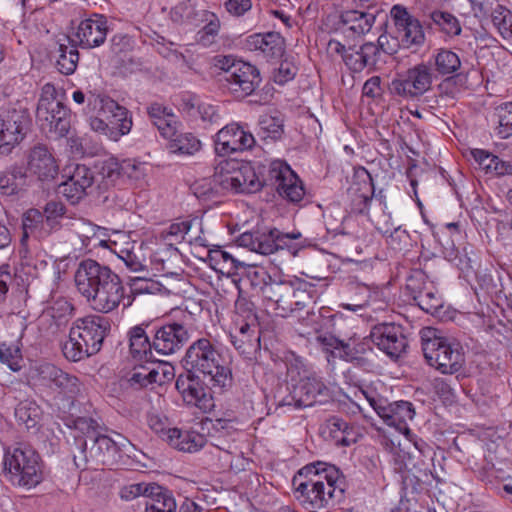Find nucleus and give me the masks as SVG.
<instances>
[{
  "label": "nucleus",
  "mask_w": 512,
  "mask_h": 512,
  "mask_svg": "<svg viewBox=\"0 0 512 512\" xmlns=\"http://www.w3.org/2000/svg\"><path fill=\"white\" fill-rule=\"evenodd\" d=\"M305 242L306 239L302 240V234L299 231L282 233L277 229L270 230L268 233L245 232L239 237L241 246L262 255L287 249L291 255L296 256L305 246Z\"/></svg>",
  "instance_id": "obj_11"
},
{
  "label": "nucleus",
  "mask_w": 512,
  "mask_h": 512,
  "mask_svg": "<svg viewBox=\"0 0 512 512\" xmlns=\"http://www.w3.org/2000/svg\"><path fill=\"white\" fill-rule=\"evenodd\" d=\"M165 440L173 448L188 453H195L201 450L207 443L203 434L178 428H168L165 432Z\"/></svg>",
  "instance_id": "obj_31"
},
{
  "label": "nucleus",
  "mask_w": 512,
  "mask_h": 512,
  "mask_svg": "<svg viewBox=\"0 0 512 512\" xmlns=\"http://www.w3.org/2000/svg\"><path fill=\"white\" fill-rule=\"evenodd\" d=\"M57 59L58 70L64 75L75 72L79 61V52L75 46L60 45Z\"/></svg>",
  "instance_id": "obj_52"
},
{
  "label": "nucleus",
  "mask_w": 512,
  "mask_h": 512,
  "mask_svg": "<svg viewBox=\"0 0 512 512\" xmlns=\"http://www.w3.org/2000/svg\"><path fill=\"white\" fill-rule=\"evenodd\" d=\"M148 115L153 125L165 138H172L176 135L177 121L173 113L160 104H151L148 108Z\"/></svg>",
  "instance_id": "obj_37"
},
{
  "label": "nucleus",
  "mask_w": 512,
  "mask_h": 512,
  "mask_svg": "<svg viewBox=\"0 0 512 512\" xmlns=\"http://www.w3.org/2000/svg\"><path fill=\"white\" fill-rule=\"evenodd\" d=\"M203 17L208 23L198 31L196 38L197 43L203 47H211L216 43L220 30V21L218 17L210 11H204Z\"/></svg>",
  "instance_id": "obj_46"
},
{
  "label": "nucleus",
  "mask_w": 512,
  "mask_h": 512,
  "mask_svg": "<svg viewBox=\"0 0 512 512\" xmlns=\"http://www.w3.org/2000/svg\"><path fill=\"white\" fill-rule=\"evenodd\" d=\"M25 175L19 167H12L0 174V191L10 196L16 194L24 183Z\"/></svg>",
  "instance_id": "obj_48"
},
{
  "label": "nucleus",
  "mask_w": 512,
  "mask_h": 512,
  "mask_svg": "<svg viewBox=\"0 0 512 512\" xmlns=\"http://www.w3.org/2000/svg\"><path fill=\"white\" fill-rule=\"evenodd\" d=\"M152 366L155 373L153 380L157 385H163L174 379L175 371L171 364L166 362H154L152 360Z\"/></svg>",
  "instance_id": "obj_60"
},
{
  "label": "nucleus",
  "mask_w": 512,
  "mask_h": 512,
  "mask_svg": "<svg viewBox=\"0 0 512 512\" xmlns=\"http://www.w3.org/2000/svg\"><path fill=\"white\" fill-rule=\"evenodd\" d=\"M178 108L192 120L199 119L205 124L218 123L221 118L216 106L189 93L180 96Z\"/></svg>",
  "instance_id": "obj_25"
},
{
  "label": "nucleus",
  "mask_w": 512,
  "mask_h": 512,
  "mask_svg": "<svg viewBox=\"0 0 512 512\" xmlns=\"http://www.w3.org/2000/svg\"><path fill=\"white\" fill-rule=\"evenodd\" d=\"M184 362L189 373L203 374L214 388L223 390L232 385L231 370L222 364L220 353L207 338H200L188 347Z\"/></svg>",
  "instance_id": "obj_5"
},
{
  "label": "nucleus",
  "mask_w": 512,
  "mask_h": 512,
  "mask_svg": "<svg viewBox=\"0 0 512 512\" xmlns=\"http://www.w3.org/2000/svg\"><path fill=\"white\" fill-rule=\"evenodd\" d=\"M431 67L435 76L444 77L439 85L441 90L450 85L454 79L458 78V71L461 69L462 62L459 55L448 48L436 49L431 57Z\"/></svg>",
  "instance_id": "obj_26"
},
{
  "label": "nucleus",
  "mask_w": 512,
  "mask_h": 512,
  "mask_svg": "<svg viewBox=\"0 0 512 512\" xmlns=\"http://www.w3.org/2000/svg\"><path fill=\"white\" fill-rule=\"evenodd\" d=\"M321 432L326 439L333 441L336 445L349 446L355 441L354 427L338 417L326 420L321 427Z\"/></svg>",
  "instance_id": "obj_35"
},
{
  "label": "nucleus",
  "mask_w": 512,
  "mask_h": 512,
  "mask_svg": "<svg viewBox=\"0 0 512 512\" xmlns=\"http://www.w3.org/2000/svg\"><path fill=\"white\" fill-rule=\"evenodd\" d=\"M428 284H432V282L428 281L424 271L418 269L413 270L406 279V289L413 299L420 294L424 288H427Z\"/></svg>",
  "instance_id": "obj_57"
},
{
  "label": "nucleus",
  "mask_w": 512,
  "mask_h": 512,
  "mask_svg": "<svg viewBox=\"0 0 512 512\" xmlns=\"http://www.w3.org/2000/svg\"><path fill=\"white\" fill-rule=\"evenodd\" d=\"M287 375L290 381V391L281 405L295 408L313 406L318 397L328 396V388L315 373H308L303 361L292 355L286 361Z\"/></svg>",
  "instance_id": "obj_6"
},
{
  "label": "nucleus",
  "mask_w": 512,
  "mask_h": 512,
  "mask_svg": "<svg viewBox=\"0 0 512 512\" xmlns=\"http://www.w3.org/2000/svg\"><path fill=\"white\" fill-rule=\"evenodd\" d=\"M431 19L448 36H458L462 31L459 20L449 12L434 11L431 14Z\"/></svg>",
  "instance_id": "obj_53"
},
{
  "label": "nucleus",
  "mask_w": 512,
  "mask_h": 512,
  "mask_svg": "<svg viewBox=\"0 0 512 512\" xmlns=\"http://www.w3.org/2000/svg\"><path fill=\"white\" fill-rule=\"evenodd\" d=\"M491 117L496 124V133L501 139L512 135V102H504L496 106Z\"/></svg>",
  "instance_id": "obj_41"
},
{
  "label": "nucleus",
  "mask_w": 512,
  "mask_h": 512,
  "mask_svg": "<svg viewBox=\"0 0 512 512\" xmlns=\"http://www.w3.org/2000/svg\"><path fill=\"white\" fill-rule=\"evenodd\" d=\"M296 498L311 512H328L344 498V475L334 465L316 462L304 466L293 478Z\"/></svg>",
  "instance_id": "obj_2"
},
{
  "label": "nucleus",
  "mask_w": 512,
  "mask_h": 512,
  "mask_svg": "<svg viewBox=\"0 0 512 512\" xmlns=\"http://www.w3.org/2000/svg\"><path fill=\"white\" fill-rule=\"evenodd\" d=\"M221 178L217 180L216 178L214 180H211L209 178H203L201 180L196 181L191 189L194 193V195L199 199H210L213 197L217 190L213 187L212 182L219 181Z\"/></svg>",
  "instance_id": "obj_62"
},
{
  "label": "nucleus",
  "mask_w": 512,
  "mask_h": 512,
  "mask_svg": "<svg viewBox=\"0 0 512 512\" xmlns=\"http://www.w3.org/2000/svg\"><path fill=\"white\" fill-rule=\"evenodd\" d=\"M210 266L221 274L232 275L242 264L229 252L221 248L211 249L208 253Z\"/></svg>",
  "instance_id": "obj_40"
},
{
  "label": "nucleus",
  "mask_w": 512,
  "mask_h": 512,
  "mask_svg": "<svg viewBox=\"0 0 512 512\" xmlns=\"http://www.w3.org/2000/svg\"><path fill=\"white\" fill-rule=\"evenodd\" d=\"M413 300L423 311L430 314L436 313L443 305L442 298L433 283L428 284L427 288H424Z\"/></svg>",
  "instance_id": "obj_49"
},
{
  "label": "nucleus",
  "mask_w": 512,
  "mask_h": 512,
  "mask_svg": "<svg viewBox=\"0 0 512 512\" xmlns=\"http://www.w3.org/2000/svg\"><path fill=\"white\" fill-rule=\"evenodd\" d=\"M114 252L124 262L126 267L132 272H141L146 269L143 259H141L133 250L128 248L115 249Z\"/></svg>",
  "instance_id": "obj_59"
},
{
  "label": "nucleus",
  "mask_w": 512,
  "mask_h": 512,
  "mask_svg": "<svg viewBox=\"0 0 512 512\" xmlns=\"http://www.w3.org/2000/svg\"><path fill=\"white\" fill-rule=\"evenodd\" d=\"M78 292L98 312L109 313L120 304L129 307L133 299L126 295L120 277L108 266L95 260L86 259L79 263L74 275Z\"/></svg>",
  "instance_id": "obj_3"
},
{
  "label": "nucleus",
  "mask_w": 512,
  "mask_h": 512,
  "mask_svg": "<svg viewBox=\"0 0 512 512\" xmlns=\"http://www.w3.org/2000/svg\"><path fill=\"white\" fill-rule=\"evenodd\" d=\"M422 350L427 363L442 374H455L465 363L461 344L447 337H422Z\"/></svg>",
  "instance_id": "obj_9"
},
{
  "label": "nucleus",
  "mask_w": 512,
  "mask_h": 512,
  "mask_svg": "<svg viewBox=\"0 0 512 512\" xmlns=\"http://www.w3.org/2000/svg\"><path fill=\"white\" fill-rule=\"evenodd\" d=\"M28 117L20 111H10L0 117V154L7 155L26 133Z\"/></svg>",
  "instance_id": "obj_19"
},
{
  "label": "nucleus",
  "mask_w": 512,
  "mask_h": 512,
  "mask_svg": "<svg viewBox=\"0 0 512 512\" xmlns=\"http://www.w3.org/2000/svg\"><path fill=\"white\" fill-rule=\"evenodd\" d=\"M150 497L146 502L145 512H183L185 508L178 509L174 493L162 486L154 485L150 490Z\"/></svg>",
  "instance_id": "obj_36"
},
{
  "label": "nucleus",
  "mask_w": 512,
  "mask_h": 512,
  "mask_svg": "<svg viewBox=\"0 0 512 512\" xmlns=\"http://www.w3.org/2000/svg\"><path fill=\"white\" fill-rule=\"evenodd\" d=\"M129 167V162H119L113 157L101 161L97 166L98 175L101 177V181L96 182L97 188L99 190H106L113 186L122 176L121 170H127Z\"/></svg>",
  "instance_id": "obj_38"
},
{
  "label": "nucleus",
  "mask_w": 512,
  "mask_h": 512,
  "mask_svg": "<svg viewBox=\"0 0 512 512\" xmlns=\"http://www.w3.org/2000/svg\"><path fill=\"white\" fill-rule=\"evenodd\" d=\"M297 73L296 66L288 61L280 63L279 67L273 73V80L279 85H284L294 79Z\"/></svg>",
  "instance_id": "obj_61"
},
{
  "label": "nucleus",
  "mask_w": 512,
  "mask_h": 512,
  "mask_svg": "<svg viewBox=\"0 0 512 512\" xmlns=\"http://www.w3.org/2000/svg\"><path fill=\"white\" fill-rule=\"evenodd\" d=\"M371 341L391 358H398L407 348L403 328L394 323L378 324L371 330Z\"/></svg>",
  "instance_id": "obj_17"
},
{
  "label": "nucleus",
  "mask_w": 512,
  "mask_h": 512,
  "mask_svg": "<svg viewBox=\"0 0 512 512\" xmlns=\"http://www.w3.org/2000/svg\"><path fill=\"white\" fill-rule=\"evenodd\" d=\"M231 70L225 81L229 89L241 97L251 95L261 82L258 69L250 63L240 60Z\"/></svg>",
  "instance_id": "obj_23"
},
{
  "label": "nucleus",
  "mask_w": 512,
  "mask_h": 512,
  "mask_svg": "<svg viewBox=\"0 0 512 512\" xmlns=\"http://www.w3.org/2000/svg\"><path fill=\"white\" fill-rule=\"evenodd\" d=\"M154 377L152 360H149V362H135L127 381L133 389L152 388L156 384L153 380Z\"/></svg>",
  "instance_id": "obj_39"
},
{
  "label": "nucleus",
  "mask_w": 512,
  "mask_h": 512,
  "mask_svg": "<svg viewBox=\"0 0 512 512\" xmlns=\"http://www.w3.org/2000/svg\"><path fill=\"white\" fill-rule=\"evenodd\" d=\"M306 281H281L266 284L262 293L268 309L275 315L288 317L295 311L304 309L310 298Z\"/></svg>",
  "instance_id": "obj_8"
},
{
  "label": "nucleus",
  "mask_w": 512,
  "mask_h": 512,
  "mask_svg": "<svg viewBox=\"0 0 512 512\" xmlns=\"http://www.w3.org/2000/svg\"><path fill=\"white\" fill-rule=\"evenodd\" d=\"M188 329L177 322L160 326L154 332L153 348L162 355H170L179 351L189 340Z\"/></svg>",
  "instance_id": "obj_20"
},
{
  "label": "nucleus",
  "mask_w": 512,
  "mask_h": 512,
  "mask_svg": "<svg viewBox=\"0 0 512 512\" xmlns=\"http://www.w3.org/2000/svg\"><path fill=\"white\" fill-rule=\"evenodd\" d=\"M491 17L492 23L500 35L505 39L512 38V13L503 6L497 5Z\"/></svg>",
  "instance_id": "obj_55"
},
{
  "label": "nucleus",
  "mask_w": 512,
  "mask_h": 512,
  "mask_svg": "<svg viewBox=\"0 0 512 512\" xmlns=\"http://www.w3.org/2000/svg\"><path fill=\"white\" fill-rule=\"evenodd\" d=\"M62 178L64 180L58 185L57 192L71 204H77L89 195L97 182L94 172L80 164L67 167Z\"/></svg>",
  "instance_id": "obj_13"
},
{
  "label": "nucleus",
  "mask_w": 512,
  "mask_h": 512,
  "mask_svg": "<svg viewBox=\"0 0 512 512\" xmlns=\"http://www.w3.org/2000/svg\"><path fill=\"white\" fill-rule=\"evenodd\" d=\"M0 361L12 371L21 369L22 354L16 343L0 342Z\"/></svg>",
  "instance_id": "obj_56"
},
{
  "label": "nucleus",
  "mask_w": 512,
  "mask_h": 512,
  "mask_svg": "<svg viewBox=\"0 0 512 512\" xmlns=\"http://www.w3.org/2000/svg\"><path fill=\"white\" fill-rule=\"evenodd\" d=\"M66 213V207L59 201H49L45 204L42 215L46 226L53 233L59 231L62 227L61 220Z\"/></svg>",
  "instance_id": "obj_51"
},
{
  "label": "nucleus",
  "mask_w": 512,
  "mask_h": 512,
  "mask_svg": "<svg viewBox=\"0 0 512 512\" xmlns=\"http://www.w3.org/2000/svg\"><path fill=\"white\" fill-rule=\"evenodd\" d=\"M129 352L134 362H149L153 359L151 342L142 326H134L128 332Z\"/></svg>",
  "instance_id": "obj_34"
},
{
  "label": "nucleus",
  "mask_w": 512,
  "mask_h": 512,
  "mask_svg": "<svg viewBox=\"0 0 512 512\" xmlns=\"http://www.w3.org/2000/svg\"><path fill=\"white\" fill-rule=\"evenodd\" d=\"M175 386L186 404L199 408L208 407L211 396L208 394L206 387L194 374L179 376Z\"/></svg>",
  "instance_id": "obj_29"
},
{
  "label": "nucleus",
  "mask_w": 512,
  "mask_h": 512,
  "mask_svg": "<svg viewBox=\"0 0 512 512\" xmlns=\"http://www.w3.org/2000/svg\"><path fill=\"white\" fill-rule=\"evenodd\" d=\"M471 155L482 170L486 173H492V167L495 165L498 156L483 149H473Z\"/></svg>",
  "instance_id": "obj_63"
},
{
  "label": "nucleus",
  "mask_w": 512,
  "mask_h": 512,
  "mask_svg": "<svg viewBox=\"0 0 512 512\" xmlns=\"http://www.w3.org/2000/svg\"><path fill=\"white\" fill-rule=\"evenodd\" d=\"M49 315L55 321L58 329L65 327L73 317L74 306L66 298L56 299L48 310Z\"/></svg>",
  "instance_id": "obj_50"
},
{
  "label": "nucleus",
  "mask_w": 512,
  "mask_h": 512,
  "mask_svg": "<svg viewBox=\"0 0 512 512\" xmlns=\"http://www.w3.org/2000/svg\"><path fill=\"white\" fill-rule=\"evenodd\" d=\"M74 230L82 241L83 246L86 248L90 245L93 247L107 245L105 240L98 237V233L101 231V228L87 220L79 219L77 223L74 224Z\"/></svg>",
  "instance_id": "obj_44"
},
{
  "label": "nucleus",
  "mask_w": 512,
  "mask_h": 512,
  "mask_svg": "<svg viewBox=\"0 0 512 512\" xmlns=\"http://www.w3.org/2000/svg\"><path fill=\"white\" fill-rule=\"evenodd\" d=\"M52 232L46 226L44 216L38 209L27 210L22 217L21 245L26 246L28 238L33 237L39 241L48 238Z\"/></svg>",
  "instance_id": "obj_32"
},
{
  "label": "nucleus",
  "mask_w": 512,
  "mask_h": 512,
  "mask_svg": "<svg viewBox=\"0 0 512 512\" xmlns=\"http://www.w3.org/2000/svg\"><path fill=\"white\" fill-rule=\"evenodd\" d=\"M109 321L98 315L77 319L70 328L69 339L63 344L66 359L78 362L100 351L109 330Z\"/></svg>",
  "instance_id": "obj_4"
},
{
  "label": "nucleus",
  "mask_w": 512,
  "mask_h": 512,
  "mask_svg": "<svg viewBox=\"0 0 512 512\" xmlns=\"http://www.w3.org/2000/svg\"><path fill=\"white\" fill-rule=\"evenodd\" d=\"M370 405L388 426L395 427L399 431H408L407 422L415 416V410L411 402L396 401L383 405L381 401L368 398Z\"/></svg>",
  "instance_id": "obj_21"
},
{
  "label": "nucleus",
  "mask_w": 512,
  "mask_h": 512,
  "mask_svg": "<svg viewBox=\"0 0 512 512\" xmlns=\"http://www.w3.org/2000/svg\"><path fill=\"white\" fill-rule=\"evenodd\" d=\"M64 371L51 363H43L35 367L33 379L40 385L55 390Z\"/></svg>",
  "instance_id": "obj_42"
},
{
  "label": "nucleus",
  "mask_w": 512,
  "mask_h": 512,
  "mask_svg": "<svg viewBox=\"0 0 512 512\" xmlns=\"http://www.w3.org/2000/svg\"><path fill=\"white\" fill-rule=\"evenodd\" d=\"M3 476L13 486H37L43 479L40 455L28 445L9 447L3 457Z\"/></svg>",
  "instance_id": "obj_7"
},
{
  "label": "nucleus",
  "mask_w": 512,
  "mask_h": 512,
  "mask_svg": "<svg viewBox=\"0 0 512 512\" xmlns=\"http://www.w3.org/2000/svg\"><path fill=\"white\" fill-rule=\"evenodd\" d=\"M201 232L202 221L198 218L191 220H185L181 222L172 223L167 229L163 230L160 234L161 238L165 242V247L160 248L154 255L155 262L162 263V270L169 272V267L166 266L164 257L169 254L170 257L177 258L179 256V250L175 246L182 241H187L189 232Z\"/></svg>",
  "instance_id": "obj_15"
},
{
  "label": "nucleus",
  "mask_w": 512,
  "mask_h": 512,
  "mask_svg": "<svg viewBox=\"0 0 512 512\" xmlns=\"http://www.w3.org/2000/svg\"><path fill=\"white\" fill-rule=\"evenodd\" d=\"M230 342L238 353L251 359L260 349V335L257 324L242 323L230 333Z\"/></svg>",
  "instance_id": "obj_28"
},
{
  "label": "nucleus",
  "mask_w": 512,
  "mask_h": 512,
  "mask_svg": "<svg viewBox=\"0 0 512 512\" xmlns=\"http://www.w3.org/2000/svg\"><path fill=\"white\" fill-rule=\"evenodd\" d=\"M170 139L169 150L171 153L193 155L201 148L200 140L192 133H182Z\"/></svg>",
  "instance_id": "obj_47"
},
{
  "label": "nucleus",
  "mask_w": 512,
  "mask_h": 512,
  "mask_svg": "<svg viewBox=\"0 0 512 512\" xmlns=\"http://www.w3.org/2000/svg\"><path fill=\"white\" fill-rule=\"evenodd\" d=\"M434 77L431 65L422 62L393 79L391 91L404 99H418L431 89Z\"/></svg>",
  "instance_id": "obj_12"
},
{
  "label": "nucleus",
  "mask_w": 512,
  "mask_h": 512,
  "mask_svg": "<svg viewBox=\"0 0 512 512\" xmlns=\"http://www.w3.org/2000/svg\"><path fill=\"white\" fill-rule=\"evenodd\" d=\"M397 38L405 48L424 43L425 34L420 21L412 16L405 7L395 5L391 9Z\"/></svg>",
  "instance_id": "obj_18"
},
{
  "label": "nucleus",
  "mask_w": 512,
  "mask_h": 512,
  "mask_svg": "<svg viewBox=\"0 0 512 512\" xmlns=\"http://www.w3.org/2000/svg\"><path fill=\"white\" fill-rule=\"evenodd\" d=\"M339 19L345 32L349 31L356 36H361L371 30L376 16L367 11L349 9L342 11Z\"/></svg>",
  "instance_id": "obj_33"
},
{
  "label": "nucleus",
  "mask_w": 512,
  "mask_h": 512,
  "mask_svg": "<svg viewBox=\"0 0 512 512\" xmlns=\"http://www.w3.org/2000/svg\"><path fill=\"white\" fill-rule=\"evenodd\" d=\"M27 170L41 181L51 180L58 174V164L46 146L38 145L28 155Z\"/></svg>",
  "instance_id": "obj_27"
},
{
  "label": "nucleus",
  "mask_w": 512,
  "mask_h": 512,
  "mask_svg": "<svg viewBox=\"0 0 512 512\" xmlns=\"http://www.w3.org/2000/svg\"><path fill=\"white\" fill-rule=\"evenodd\" d=\"M256 140L247 125L236 122L227 124L215 135V151L220 156L243 152L254 147Z\"/></svg>",
  "instance_id": "obj_14"
},
{
  "label": "nucleus",
  "mask_w": 512,
  "mask_h": 512,
  "mask_svg": "<svg viewBox=\"0 0 512 512\" xmlns=\"http://www.w3.org/2000/svg\"><path fill=\"white\" fill-rule=\"evenodd\" d=\"M36 120L42 130L60 137L70 129V112L58 99V92L51 83H46L41 89Z\"/></svg>",
  "instance_id": "obj_10"
},
{
  "label": "nucleus",
  "mask_w": 512,
  "mask_h": 512,
  "mask_svg": "<svg viewBox=\"0 0 512 512\" xmlns=\"http://www.w3.org/2000/svg\"><path fill=\"white\" fill-rule=\"evenodd\" d=\"M99 104L100 114L108 121L111 127L109 139L118 141L122 136L128 134L132 128V118L129 111L119 105L115 100L106 96L94 98V105Z\"/></svg>",
  "instance_id": "obj_16"
},
{
  "label": "nucleus",
  "mask_w": 512,
  "mask_h": 512,
  "mask_svg": "<svg viewBox=\"0 0 512 512\" xmlns=\"http://www.w3.org/2000/svg\"><path fill=\"white\" fill-rule=\"evenodd\" d=\"M118 440L112 439L107 435H98L91 447V457L99 464L104 466H113L121 458L122 451L128 452L132 446L131 442L124 436L117 434Z\"/></svg>",
  "instance_id": "obj_22"
},
{
  "label": "nucleus",
  "mask_w": 512,
  "mask_h": 512,
  "mask_svg": "<svg viewBox=\"0 0 512 512\" xmlns=\"http://www.w3.org/2000/svg\"><path fill=\"white\" fill-rule=\"evenodd\" d=\"M107 32L106 17L101 14H93L79 23L75 33L76 42L86 49L98 47L104 43Z\"/></svg>",
  "instance_id": "obj_24"
},
{
  "label": "nucleus",
  "mask_w": 512,
  "mask_h": 512,
  "mask_svg": "<svg viewBox=\"0 0 512 512\" xmlns=\"http://www.w3.org/2000/svg\"><path fill=\"white\" fill-rule=\"evenodd\" d=\"M316 342L324 351L329 353L330 356L341 358L344 340H340L331 334H319L316 337Z\"/></svg>",
  "instance_id": "obj_58"
},
{
  "label": "nucleus",
  "mask_w": 512,
  "mask_h": 512,
  "mask_svg": "<svg viewBox=\"0 0 512 512\" xmlns=\"http://www.w3.org/2000/svg\"><path fill=\"white\" fill-rule=\"evenodd\" d=\"M246 47L250 51L258 52L264 58H276L284 53V39L277 32L257 33L246 39Z\"/></svg>",
  "instance_id": "obj_30"
},
{
  "label": "nucleus",
  "mask_w": 512,
  "mask_h": 512,
  "mask_svg": "<svg viewBox=\"0 0 512 512\" xmlns=\"http://www.w3.org/2000/svg\"><path fill=\"white\" fill-rule=\"evenodd\" d=\"M220 184L224 189L236 193H255L264 183L275 188L277 193L290 203H300L306 194L303 182L291 167L282 160H273L268 167L266 178L259 179L253 168L234 160L222 161Z\"/></svg>",
  "instance_id": "obj_1"
},
{
  "label": "nucleus",
  "mask_w": 512,
  "mask_h": 512,
  "mask_svg": "<svg viewBox=\"0 0 512 512\" xmlns=\"http://www.w3.org/2000/svg\"><path fill=\"white\" fill-rule=\"evenodd\" d=\"M15 417L27 429L34 428L41 420L42 410L36 402L24 400L17 405Z\"/></svg>",
  "instance_id": "obj_43"
},
{
  "label": "nucleus",
  "mask_w": 512,
  "mask_h": 512,
  "mask_svg": "<svg viewBox=\"0 0 512 512\" xmlns=\"http://www.w3.org/2000/svg\"><path fill=\"white\" fill-rule=\"evenodd\" d=\"M371 337H360L354 334L347 340H344L342 347L341 359L345 361H353L371 350Z\"/></svg>",
  "instance_id": "obj_45"
},
{
  "label": "nucleus",
  "mask_w": 512,
  "mask_h": 512,
  "mask_svg": "<svg viewBox=\"0 0 512 512\" xmlns=\"http://www.w3.org/2000/svg\"><path fill=\"white\" fill-rule=\"evenodd\" d=\"M155 484H144V483H136L131 484L122 488L121 490V498L125 500H132L140 495H145L148 498L150 497V490H152V486Z\"/></svg>",
  "instance_id": "obj_64"
},
{
  "label": "nucleus",
  "mask_w": 512,
  "mask_h": 512,
  "mask_svg": "<svg viewBox=\"0 0 512 512\" xmlns=\"http://www.w3.org/2000/svg\"><path fill=\"white\" fill-rule=\"evenodd\" d=\"M55 390L73 403L83 393L84 385L76 376L65 372Z\"/></svg>",
  "instance_id": "obj_54"
}]
</instances>
